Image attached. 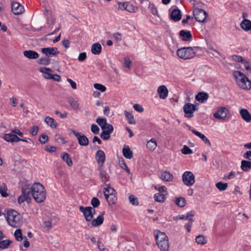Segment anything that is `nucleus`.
Segmentation results:
<instances>
[{
  "label": "nucleus",
  "mask_w": 251,
  "mask_h": 251,
  "mask_svg": "<svg viewBox=\"0 0 251 251\" xmlns=\"http://www.w3.org/2000/svg\"><path fill=\"white\" fill-rule=\"evenodd\" d=\"M32 196L38 203L42 202L45 199L46 190L44 186L40 183H35L31 187Z\"/></svg>",
  "instance_id": "nucleus-1"
},
{
  "label": "nucleus",
  "mask_w": 251,
  "mask_h": 251,
  "mask_svg": "<svg viewBox=\"0 0 251 251\" xmlns=\"http://www.w3.org/2000/svg\"><path fill=\"white\" fill-rule=\"evenodd\" d=\"M197 50H201V48L199 47L181 48L177 50V55L179 57L184 59H191L195 56Z\"/></svg>",
  "instance_id": "nucleus-2"
},
{
  "label": "nucleus",
  "mask_w": 251,
  "mask_h": 251,
  "mask_svg": "<svg viewBox=\"0 0 251 251\" xmlns=\"http://www.w3.org/2000/svg\"><path fill=\"white\" fill-rule=\"evenodd\" d=\"M6 220L10 226L16 227L20 220V216L18 212L14 210L8 211L7 214Z\"/></svg>",
  "instance_id": "nucleus-3"
},
{
  "label": "nucleus",
  "mask_w": 251,
  "mask_h": 251,
  "mask_svg": "<svg viewBox=\"0 0 251 251\" xmlns=\"http://www.w3.org/2000/svg\"><path fill=\"white\" fill-rule=\"evenodd\" d=\"M193 15L197 21L201 23H206V18L208 16L207 13L203 9L195 8L193 9Z\"/></svg>",
  "instance_id": "nucleus-4"
},
{
  "label": "nucleus",
  "mask_w": 251,
  "mask_h": 251,
  "mask_svg": "<svg viewBox=\"0 0 251 251\" xmlns=\"http://www.w3.org/2000/svg\"><path fill=\"white\" fill-rule=\"evenodd\" d=\"M22 194L18 198V202L21 204L24 202L25 201L28 202L30 200L29 196L31 194V188H30L28 185H25L22 187Z\"/></svg>",
  "instance_id": "nucleus-5"
},
{
  "label": "nucleus",
  "mask_w": 251,
  "mask_h": 251,
  "mask_svg": "<svg viewBox=\"0 0 251 251\" xmlns=\"http://www.w3.org/2000/svg\"><path fill=\"white\" fill-rule=\"evenodd\" d=\"M183 109L185 113V117L191 118L194 116V112L198 109V107L196 104L186 103L184 105Z\"/></svg>",
  "instance_id": "nucleus-6"
},
{
  "label": "nucleus",
  "mask_w": 251,
  "mask_h": 251,
  "mask_svg": "<svg viewBox=\"0 0 251 251\" xmlns=\"http://www.w3.org/2000/svg\"><path fill=\"white\" fill-rule=\"evenodd\" d=\"M70 130L77 138L78 143L80 146H87L89 145V139L84 134L76 131L73 128L71 129Z\"/></svg>",
  "instance_id": "nucleus-7"
},
{
  "label": "nucleus",
  "mask_w": 251,
  "mask_h": 251,
  "mask_svg": "<svg viewBox=\"0 0 251 251\" xmlns=\"http://www.w3.org/2000/svg\"><path fill=\"white\" fill-rule=\"evenodd\" d=\"M182 181L188 186H192L195 182V176L190 171H186L182 175Z\"/></svg>",
  "instance_id": "nucleus-8"
},
{
  "label": "nucleus",
  "mask_w": 251,
  "mask_h": 251,
  "mask_svg": "<svg viewBox=\"0 0 251 251\" xmlns=\"http://www.w3.org/2000/svg\"><path fill=\"white\" fill-rule=\"evenodd\" d=\"M41 51L49 58L51 56H56L59 53L58 49L55 47L43 48L41 49Z\"/></svg>",
  "instance_id": "nucleus-9"
},
{
  "label": "nucleus",
  "mask_w": 251,
  "mask_h": 251,
  "mask_svg": "<svg viewBox=\"0 0 251 251\" xmlns=\"http://www.w3.org/2000/svg\"><path fill=\"white\" fill-rule=\"evenodd\" d=\"M79 209L80 211L83 213L85 219L87 222H90L92 220V212L91 210L92 207L79 206Z\"/></svg>",
  "instance_id": "nucleus-10"
},
{
  "label": "nucleus",
  "mask_w": 251,
  "mask_h": 251,
  "mask_svg": "<svg viewBox=\"0 0 251 251\" xmlns=\"http://www.w3.org/2000/svg\"><path fill=\"white\" fill-rule=\"evenodd\" d=\"M228 112V110L226 108L221 107L214 114V116L218 120H225L227 117Z\"/></svg>",
  "instance_id": "nucleus-11"
},
{
  "label": "nucleus",
  "mask_w": 251,
  "mask_h": 251,
  "mask_svg": "<svg viewBox=\"0 0 251 251\" xmlns=\"http://www.w3.org/2000/svg\"><path fill=\"white\" fill-rule=\"evenodd\" d=\"M241 80L238 81V85L239 86L244 89L250 90L251 89V81L245 75Z\"/></svg>",
  "instance_id": "nucleus-12"
},
{
  "label": "nucleus",
  "mask_w": 251,
  "mask_h": 251,
  "mask_svg": "<svg viewBox=\"0 0 251 251\" xmlns=\"http://www.w3.org/2000/svg\"><path fill=\"white\" fill-rule=\"evenodd\" d=\"M11 9L15 15L22 14L25 11L24 6L17 2H13L12 3Z\"/></svg>",
  "instance_id": "nucleus-13"
},
{
  "label": "nucleus",
  "mask_w": 251,
  "mask_h": 251,
  "mask_svg": "<svg viewBox=\"0 0 251 251\" xmlns=\"http://www.w3.org/2000/svg\"><path fill=\"white\" fill-rule=\"evenodd\" d=\"M96 159L99 166H103L105 160V154L102 150H99L96 153Z\"/></svg>",
  "instance_id": "nucleus-14"
},
{
  "label": "nucleus",
  "mask_w": 251,
  "mask_h": 251,
  "mask_svg": "<svg viewBox=\"0 0 251 251\" xmlns=\"http://www.w3.org/2000/svg\"><path fill=\"white\" fill-rule=\"evenodd\" d=\"M188 127L189 130H191L195 135L200 137L204 142L205 144H207L209 147L211 146V144L210 141L204 134L196 130L195 129H192L191 127L190 126H188Z\"/></svg>",
  "instance_id": "nucleus-15"
},
{
  "label": "nucleus",
  "mask_w": 251,
  "mask_h": 251,
  "mask_svg": "<svg viewBox=\"0 0 251 251\" xmlns=\"http://www.w3.org/2000/svg\"><path fill=\"white\" fill-rule=\"evenodd\" d=\"M195 214V212L194 211H191L190 212H188L186 215V219L188 220L189 222L185 225L184 226L188 232L191 231L192 225L194 222V220L192 217L194 216Z\"/></svg>",
  "instance_id": "nucleus-16"
},
{
  "label": "nucleus",
  "mask_w": 251,
  "mask_h": 251,
  "mask_svg": "<svg viewBox=\"0 0 251 251\" xmlns=\"http://www.w3.org/2000/svg\"><path fill=\"white\" fill-rule=\"evenodd\" d=\"M181 16V11L178 8L173 9L170 14L171 19L175 22L180 20Z\"/></svg>",
  "instance_id": "nucleus-17"
},
{
  "label": "nucleus",
  "mask_w": 251,
  "mask_h": 251,
  "mask_svg": "<svg viewBox=\"0 0 251 251\" xmlns=\"http://www.w3.org/2000/svg\"><path fill=\"white\" fill-rule=\"evenodd\" d=\"M179 35L184 41H191L192 39V35L190 31L181 30L179 32Z\"/></svg>",
  "instance_id": "nucleus-18"
},
{
  "label": "nucleus",
  "mask_w": 251,
  "mask_h": 251,
  "mask_svg": "<svg viewBox=\"0 0 251 251\" xmlns=\"http://www.w3.org/2000/svg\"><path fill=\"white\" fill-rule=\"evenodd\" d=\"M102 166H99L98 171L99 172V175L102 181L105 184L109 181V176L107 172L102 169Z\"/></svg>",
  "instance_id": "nucleus-19"
},
{
  "label": "nucleus",
  "mask_w": 251,
  "mask_h": 251,
  "mask_svg": "<svg viewBox=\"0 0 251 251\" xmlns=\"http://www.w3.org/2000/svg\"><path fill=\"white\" fill-rule=\"evenodd\" d=\"M104 212H101L98 217L91 221V225L92 226L96 227L101 225L104 221L103 215Z\"/></svg>",
  "instance_id": "nucleus-20"
},
{
  "label": "nucleus",
  "mask_w": 251,
  "mask_h": 251,
  "mask_svg": "<svg viewBox=\"0 0 251 251\" xmlns=\"http://www.w3.org/2000/svg\"><path fill=\"white\" fill-rule=\"evenodd\" d=\"M23 54L25 57L30 59H37L39 57L38 52L32 50H25Z\"/></svg>",
  "instance_id": "nucleus-21"
},
{
  "label": "nucleus",
  "mask_w": 251,
  "mask_h": 251,
  "mask_svg": "<svg viewBox=\"0 0 251 251\" xmlns=\"http://www.w3.org/2000/svg\"><path fill=\"white\" fill-rule=\"evenodd\" d=\"M157 92L159 94L160 99H165L168 95V90L165 85L160 86L157 89Z\"/></svg>",
  "instance_id": "nucleus-22"
},
{
  "label": "nucleus",
  "mask_w": 251,
  "mask_h": 251,
  "mask_svg": "<svg viewBox=\"0 0 251 251\" xmlns=\"http://www.w3.org/2000/svg\"><path fill=\"white\" fill-rule=\"evenodd\" d=\"M240 114L242 119L246 122L251 121V114L246 109H242L240 110Z\"/></svg>",
  "instance_id": "nucleus-23"
},
{
  "label": "nucleus",
  "mask_w": 251,
  "mask_h": 251,
  "mask_svg": "<svg viewBox=\"0 0 251 251\" xmlns=\"http://www.w3.org/2000/svg\"><path fill=\"white\" fill-rule=\"evenodd\" d=\"M39 71L44 74V77L47 79H51L52 78V74L48 72H51L52 70L49 68H40L38 69Z\"/></svg>",
  "instance_id": "nucleus-24"
},
{
  "label": "nucleus",
  "mask_w": 251,
  "mask_h": 251,
  "mask_svg": "<svg viewBox=\"0 0 251 251\" xmlns=\"http://www.w3.org/2000/svg\"><path fill=\"white\" fill-rule=\"evenodd\" d=\"M208 98V94L205 92H199L195 97V99L200 102H203Z\"/></svg>",
  "instance_id": "nucleus-25"
},
{
  "label": "nucleus",
  "mask_w": 251,
  "mask_h": 251,
  "mask_svg": "<svg viewBox=\"0 0 251 251\" xmlns=\"http://www.w3.org/2000/svg\"><path fill=\"white\" fill-rule=\"evenodd\" d=\"M101 51V46L99 43H96L92 45L91 47V52L95 55L100 54Z\"/></svg>",
  "instance_id": "nucleus-26"
},
{
  "label": "nucleus",
  "mask_w": 251,
  "mask_h": 251,
  "mask_svg": "<svg viewBox=\"0 0 251 251\" xmlns=\"http://www.w3.org/2000/svg\"><path fill=\"white\" fill-rule=\"evenodd\" d=\"M122 151L123 155L125 158L127 159H131L133 157V152L130 150L128 146H125Z\"/></svg>",
  "instance_id": "nucleus-27"
},
{
  "label": "nucleus",
  "mask_w": 251,
  "mask_h": 251,
  "mask_svg": "<svg viewBox=\"0 0 251 251\" xmlns=\"http://www.w3.org/2000/svg\"><path fill=\"white\" fill-rule=\"evenodd\" d=\"M45 122L47 125L53 128H56L58 126V124L55 120L50 116H47L46 117Z\"/></svg>",
  "instance_id": "nucleus-28"
},
{
  "label": "nucleus",
  "mask_w": 251,
  "mask_h": 251,
  "mask_svg": "<svg viewBox=\"0 0 251 251\" xmlns=\"http://www.w3.org/2000/svg\"><path fill=\"white\" fill-rule=\"evenodd\" d=\"M158 247L162 251H168L169 248L168 239L157 243Z\"/></svg>",
  "instance_id": "nucleus-29"
},
{
  "label": "nucleus",
  "mask_w": 251,
  "mask_h": 251,
  "mask_svg": "<svg viewBox=\"0 0 251 251\" xmlns=\"http://www.w3.org/2000/svg\"><path fill=\"white\" fill-rule=\"evenodd\" d=\"M240 26L244 30L249 31L251 29V21L245 19L242 21Z\"/></svg>",
  "instance_id": "nucleus-30"
},
{
  "label": "nucleus",
  "mask_w": 251,
  "mask_h": 251,
  "mask_svg": "<svg viewBox=\"0 0 251 251\" xmlns=\"http://www.w3.org/2000/svg\"><path fill=\"white\" fill-rule=\"evenodd\" d=\"M104 197L109 205L114 204L117 201V197L115 194L108 195L105 194Z\"/></svg>",
  "instance_id": "nucleus-31"
},
{
  "label": "nucleus",
  "mask_w": 251,
  "mask_h": 251,
  "mask_svg": "<svg viewBox=\"0 0 251 251\" xmlns=\"http://www.w3.org/2000/svg\"><path fill=\"white\" fill-rule=\"evenodd\" d=\"M61 157L63 161L66 162L68 166H72L73 165L72 160L68 153L63 152L61 154Z\"/></svg>",
  "instance_id": "nucleus-32"
},
{
  "label": "nucleus",
  "mask_w": 251,
  "mask_h": 251,
  "mask_svg": "<svg viewBox=\"0 0 251 251\" xmlns=\"http://www.w3.org/2000/svg\"><path fill=\"white\" fill-rule=\"evenodd\" d=\"M241 168L245 172L248 171L251 168V162L245 160H242Z\"/></svg>",
  "instance_id": "nucleus-33"
},
{
  "label": "nucleus",
  "mask_w": 251,
  "mask_h": 251,
  "mask_svg": "<svg viewBox=\"0 0 251 251\" xmlns=\"http://www.w3.org/2000/svg\"><path fill=\"white\" fill-rule=\"evenodd\" d=\"M157 147V143L155 140L152 138L147 142V148L151 151H153Z\"/></svg>",
  "instance_id": "nucleus-34"
},
{
  "label": "nucleus",
  "mask_w": 251,
  "mask_h": 251,
  "mask_svg": "<svg viewBox=\"0 0 251 251\" xmlns=\"http://www.w3.org/2000/svg\"><path fill=\"white\" fill-rule=\"evenodd\" d=\"M167 239H168V237L164 232L158 231V233L155 235L156 244Z\"/></svg>",
  "instance_id": "nucleus-35"
},
{
  "label": "nucleus",
  "mask_w": 251,
  "mask_h": 251,
  "mask_svg": "<svg viewBox=\"0 0 251 251\" xmlns=\"http://www.w3.org/2000/svg\"><path fill=\"white\" fill-rule=\"evenodd\" d=\"M160 178L166 181H171L173 179V176L169 172H165L162 174Z\"/></svg>",
  "instance_id": "nucleus-36"
},
{
  "label": "nucleus",
  "mask_w": 251,
  "mask_h": 251,
  "mask_svg": "<svg viewBox=\"0 0 251 251\" xmlns=\"http://www.w3.org/2000/svg\"><path fill=\"white\" fill-rule=\"evenodd\" d=\"M124 113L126 117L128 120V123L129 124H135L136 123L134 116L132 113L128 112L126 110L125 111Z\"/></svg>",
  "instance_id": "nucleus-37"
},
{
  "label": "nucleus",
  "mask_w": 251,
  "mask_h": 251,
  "mask_svg": "<svg viewBox=\"0 0 251 251\" xmlns=\"http://www.w3.org/2000/svg\"><path fill=\"white\" fill-rule=\"evenodd\" d=\"M154 198L156 201L163 202L165 200V194L160 193H157L154 195Z\"/></svg>",
  "instance_id": "nucleus-38"
},
{
  "label": "nucleus",
  "mask_w": 251,
  "mask_h": 251,
  "mask_svg": "<svg viewBox=\"0 0 251 251\" xmlns=\"http://www.w3.org/2000/svg\"><path fill=\"white\" fill-rule=\"evenodd\" d=\"M96 122L100 126L102 130L104 129V127L108 124L106 119L100 117H99L96 119Z\"/></svg>",
  "instance_id": "nucleus-39"
},
{
  "label": "nucleus",
  "mask_w": 251,
  "mask_h": 251,
  "mask_svg": "<svg viewBox=\"0 0 251 251\" xmlns=\"http://www.w3.org/2000/svg\"><path fill=\"white\" fill-rule=\"evenodd\" d=\"M7 188L5 184H0V194L2 197L5 198L8 196V194L6 192Z\"/></svg>",
  "instance_id": "nucleus-40"
},
{
  "label": "nucleus",
  "mask_w": 251,
  "mask_h": 251,
  "mask_svg": "<svg viewBox=\"0 0 251 251\" xmlns=\"http://www.w3.org/2000/svg\"><path fill=\"white\" fill-rule=\"evenodd\" d=\"M38 63L41 65H48L50 63V59L48 56L41 57L38 60Z\"/></svg>",
  "instance_id": "nucleus-41"
},
{
  "label": "nucleus",
  "mask_w": 251,
  "mask_h": 251,
  "mask_svg": "<svg viewBox=\"0 0 251 251\" xmlns=\"http://www.w3.org/2000/svg\"><path fill=\"white\" fill-rule=\"evenodd\" d=\"M12 242H13L10 240H0V249L3 250L8 248Z\"/></svg>",
  "instance_id": "nucleus-42"
},
{
  "label": "nucleus",
  "mask_w": 251,
  "mask_h": 251,
  "mask_svg": "<svg viewBox=\"0 0 251 251\" xmlns=\"http://www.w3.org/2000/svg\"><path fill=\"white\" fill-rule=\"evenodd\" d=\"M196 242L198 244L204 245L207 243V239L203 235H200L196 237Z\"/></svg>",
  "instance_id": "nucleus-43"
},
{
  "label": "nucleus",
  "mask_w": 251,
  "mask_h": 251,
  "mask_svg": "<svg viewBox=\"0 0 251 251\" xmlns=\"http://www.w3.org/2000/svg\"><path fill=\"white\" fill-rule=\"evenodd\" d=\"M105 185L107 186L106 188H104V191H103V194L105 196V194H107L108 195H113L115 194L114 192H115V190L114 189L111 187H110L109 184H105Z\"/></svg>",
  "instance_id": "nucleus-44"
},
{
  "label": "nucleus",
  "mask_w": 251,
  "mask_h": 251,
  "mask_svg": "<svg viewBox=\"0 0 251 251\" xmlns=\"http://www.w3.org/2000/svg\"><path fill=\"white\" fill-rule=\"evenodd\" d=\"M215 186L220 191H222L226 189L228 184L227 183L219 182L216 183Z\"/></svg>",
  "instance_id": "nucleus-45"
},
{
  "label": "nucleus",
  "mask_w": 251,
  "mask_h": 251,
  "mask_svg": "<svg viewBox=\"0 0 251 251\" xmlns=\"http://www.w3.org/2000/svg\"><path fill=\"white\" fill-rule=\"evenodd\" d=\"M14 236L15 239L18 241H21L24 238L22 236V230L21 229H17L15 230Z\"/></svg>",
  "instance_id": "nucleus-46"
},
{
  "label": "nucleus",
  "mask_w": 251,
  "mask_h": 251,
  "mask_svg": "<svg viewBox=\"0 0 251 251\" xmlns=\"http://www.w3.org/2000/svg\"><path fill=\"white\" fill-rule=\"evenodd\" d=\"M175 203L177 206L182 207L185 205V200L184 198L179 197L176 199Z\"/></svg>",
  "instance_id": "nucleus-47"
},
{
  "label": "nucleus",
  "mask_w": 251,
  "mask_h": 251,
  "mask_svg": "<svg viewBox=\"0 0 251 251\" xmlns=\"http://www.w3.org/2000/svg\"><path fill=\"white\" fill-rule=\"evenodd\" d=\"M245 75L239 71H235L233 73V76L235 77L238 83V80H241Z\"/></svg>",
  "instance_id": "nucleus-48"
},
{
  "label": "nucleus",
  "mask_w": 251,
  "mask_h": 251,
  "mask_svg": "<svg viewBox=\"0 0 251 251\" xmlns=\"http://www.w3.org/2000/svg\"><path fill=\"white\" fill-rule=\"evenodd\" d=\"M104 129L102 131H104L105 133L111 134L113 132L114 128L112 125L108 124L106 126L104 127Z\"/></svg>",
  "instance_id": "nucleus-49"
},
{
  "label": "nucleus",
  "mask_w": 251,
  "mask_h": 251,
  "mask_svg": "<svg viewBox=\"0 0 251 251\" xmlns=\"http://www.w3.org/2000/svg\"><path fill=\"white\" fill-rule=\"evenodd\" d=\"M14 134L12 133L5 134L4 135V139L8 142H14Z\"/></svg>",
  "instance_id": "nucleus-50"
},
{
  "label": "nucleus",
  "mask_w": 251,
  "mask_h": 251,
  "mask_svg": "<svg viewBox=\"0 0 251 251\" xmlns=\"http://www.w3.org/2000/svg\"><path fill=\"white\" fill-rule=\"evenodd\" d=\"M91 203L94 208H96L100 204V201L97 198L94 197L91 200Z\"/></svg>",
  "instance_id": "nucleus-51"
},
{
  "label": "nucleus",
  "mask_w": 251,
  "mask_h": 251,
  "mask_svg": "<svg viewBox=\"0 0 251 251\" xmlns=\"http://www.w3.org/2000/svg\"><path fill=\"white\" fill-rule=\"evenodd\" d=\"M181 152L184 154H190L193 153V151L188 147L185 145L181 150Z\"/></svg>",
  "instance_id": "nucleus-52"
},
{
  "label": "nucleus",
  "mask_w": 251,
  "mask_h": 251,
  "mask_svg": "<svg viewBox=\"0 0 251 251\" xmlns=\"http://www.w3.org/2000/svg\"><path fill=\"white\" fill-rule=\"evenodd\" d=\"M129 201L133 205H138L139 204L137 198L134 195H131L129 197Z\"/></svg>",
  "instance_id": "nucleus-53"
},
{
  "label": "nucleus",
  "mask_w": 251,
  "mask_h": 251,
  "mask_svg": "<svg viewBox=\"0 0 251 251\" xmlns=\"http://www.w3.org/2000/svg\"><path fill=\"white\" fill-rule=\"evenodd\" d=\"M235 172L233 171H231L228 174H225L223 178L224 179H231L235 177Z\"/></svg>",
  "instance_id": "nucleus-54"
},
{
  "label": "nucleus",
  "mask_w": 251,
  "mask_h": 251,
  "mask_svg": "<svg viewBox=\"0 0 251 251\" xmlns=\"http://www.w3.org/2000/svg\"><path fill=\"white\" fill-rule=\"evenodd\" d=\"M94 87L95 89L100 91L101 92H103L106 90V87L105 86L101 84L95 83L94 85Z\"/></svg>",
  "instance_id": "nucleus-55"
},
{
  "label": "nucleus",
  "mask_w": 251,
  "mask_h": 251,
  "mask_svg": "<svg viewBox=\"0 0 251 251\" xmlns=\"http://www.w3.org/2000/svg\"><path fill=\"white\" fill-rule=\"evenodd\" d=\"M135 9H136V8L134 7L132 4H130L129 2H128L127 5H126V10L129 12H135Z\"/></svg>",
  "instance_id": "nucleus-56"
},
{
  "label": "nucleus",
  "mask_w": 251,
  "mask_h": 251,
  "mask_svg": "<svg viewBox=\"0 0 251 251\" xmlns=\"http://www.w3.org/2000/svg\"><path fill=\"white\" fill-rule=\"evenodd\" d=\"M71 107L76 110L77 109L79 108V104L76 101H75L73 100H70L69 101Z\"/></svg>",
  "instance_id": "nucleus-57"
},
{
  "label": "nucleus",
  "mask_w": 251,
  "mask_h": 251,
  "mask_svg": "<svg viewBox=\"0 0 251 251\" xmlns=\"http://www.w3.org/2000/svg\"><path fill=\"white\" fill-rule=\"evenodd\" d=\"M91 130L93 133L97 134L99 132L100 128L97 125L92 124L91 127Z\"/></svg>",
  "instance_id": "nucleus-58"
},
{
  "label": "nucleus",
  "mask_w": 251,
  "mask_h": 251,
  "mask_svg": "<svg viewBox=\"0 0 251 251\" xmlns=\"http://www.w3.org/2000/svg\"><path fill=\"white\" fill-rule=\"evenodd\" d=\"M232 59L236 62H241L243 63V62L244 61V59L243 58V57L241 56L237 55H233L232 56Z\"/></svg>",
  "instance_id": "nucleus-59"
},
{
  "label": "nucleus",
  "mask_w": 251,
  "mask_h": 251,
  "mask_svg": "<svg viewBox=\"0 0 251 251\" xmlns=\"http://www.w3.org/2000/svg\"><path fill=\"white\" fill-rule=\"evenodd\" d=\"M48 136L45 134H42L39 139V140L40 142V143L43 144H45L48 141Z\"/></svg>",
  "instance_id": "nucleus-60"
},
{
  "label": "nucleus",
  "mask_w": 251,
  "mask_h": 251,
  "mask_svg": "<svg viewBox=\"0 0 251 251\" xmlns=\"http://www.w3.org/2000/svg\"><path fill=\"white\" fill-rule=\"evenodd\" d=\"M154 188L155 190H158V191L159 192V193H162V194H163L164 193H166L167 188L165 186H162L157 187L156 186H155Z\"/></svg>",
  "instance_id": "nucleus-61"
},
{
  "label": "nucleus",
  "mask_w": 251,
  "mask_h": 251,
  "mask_svg": "<svg viewBox=\"0 0 251 251\" xmlns=\"http://www.w3.org/2000/svg\"><path fill=\"white\" fill-rule=\"evenodd\" d=\"M110 134L105 133L104 131H102L100 133V137L104 140H108L110 137Z\"/></svg>",
  "instance_id": "nucleus-62"
},
{
  "label": "nucleus",
  "mask_w": 251,
  "mask_h": 251,
  "mask_svg": "<svg viewBox=\"0 0 251 251\" xmlns=\"http://www.w3.org/2000/svg\"><path fill=\"white\" fill-rule=\"evenodd\" d=\"M134 109L139 112H142L144 111L143 107L139 104H135L133 105Z\"/></svg>",
  "instance_id": "nucleus-63"
},
{
  "label": "nucleus",
  "mask_w": 251,
  "mask_h": 251,
  "mask_svg": "<svg viewBox=\"0 0 251 251\" xmlns=\"http://www.w3.org/2000/svg\"><path fill=\"white\" fill-rule=\"evenodd\" d=\"M86 57L87 55L86 52H81L79 54L78 60L81 62L83 61L86 59Z\"/></svg>",
  "instance_id": "nucleus-64"
}]
</instances>
